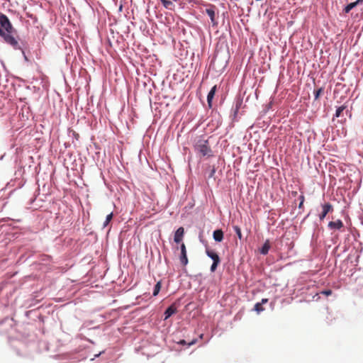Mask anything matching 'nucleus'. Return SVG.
<instances>
[{
    "label": "nucleus",
    "instance_id": "f257e3e1",
    "mask_svg": "<svg viewBox=\"0 0 363 363\" xmlns=\"http://www.w3.org/2000/svg\"><path fill=\"white\" fill-rule=\"evenodd\" d=\"M194 148L203 157H211L212 155V150L209 146L208 141L203 137H200L196 140Z\"/></svg>",
    "mask_w": 363,
    "mask_h": 363
},
{
    "label": "nucleus",
    "instance_id": "f03ea898",
    "mask_svg": "<svg viewBox=\"0 0 363 363\" xmlns=\"http://www.w3.org/2000/svg\"><path fill=\"white\" fill-rule=\"evenodd\" d=\"M206 253L207 256L209 257L210 258H211L213 261V262L211 267V271L212 272H213L216 271L218 265L220 262V257L216 252H214L210 249H208V248L206 250Z\"/></svg>",
    "mask_w": 363,
    "mask_h": 363
},
{
    "label": "nucleus",
    "instance_id": "7ed1b4c3",
    "mask_svg": "<svg viewBox=\"0 0 363 363\" xmlns=\"http://www.w3.org/2000/svg\"><path fill=\"white\" fill-rule=\"evenodd\" d=\"M0 36L3 37L4 41L12 45L14 48L18 47V43L15 38L11 35V33L5 32L0 28Z\"/></svg>",
    "mask_w": 363,
    "mask_h": 363
},
{
    "label": "nucleus",
    "instance_id": "20e7f679",
    "mask_svg": "<svg viewBox=\"0 0 363 363\" xmlns=\"http://www.w3.org/2000/svg\"><path fill=\"white\" fill-rule=\"evenodd\" d=\"M0 26L4 29L5 32L12 33L13 31V26L10 21L8 17L3 13H0Z\"/></svg>",
    "mask_w": 363,
    "mask_h": 363
},
{
    "label": "nucleus",
    "instance_id": "39448f33",
    "mask_svg": "<svg viewBox=\"0 0 363 363\" xmlns=\"http://www.w3.org/2000/svg\"><path fill=\"white\" fill-rule=\"evenodd\" d=\"M216 8L213 5H209L206 9V13L210 17L213 26L218 25V22L216 20Z\"/></svg>",
    "mask_w": 363,
    "mask_h": 363
},
{
    "label": "nucleus",
    "instance_id": "423d86ee",
    "mask_svg": "<svg viewBox=\"0 0 363 363\" xmlns=\"http://www.w3.org/2000/svg\"><path fill=\"white\" fill-rule=\"evenodd\" d=\"M322 208H323V211L322 213L319 215V219L320 220H323L325 217L326 216V215L329 213V212H331L333 211V206L329 203H325L324 205L322 206Z\"/></svg>",
    "mask_w": 363,
    "mask_h": 363
},
{
    "label": "nucleus",
    "instance_id": "0eeeda50",
    "mask_svg": "<svg viewBox=\"0 0 363 363\" xmlns=\"http://www.w3.org/2000/svg\"><path fill=\"white\" fill-rule=\"evenodd\" d=\"M181 255H180V262L184 265L186 266L188 264V258L186 255V249L184 243H182L181 246Z\"/></svg>",
    "mask_w": 363,
    "mask_h": 363
},
{
    "label": "nucleus",
    "instance_id": "6e6552de",
    "mask_svg": "<svg viewBox=\"0 0 363 363\" xmlns=\"http://www.w3.org/2000/svg\"><path fill=\"white\" fill-rule=\"evenodd\" d=\"M184 234V228L183 227L179 228L174 234V242L177 243H179L183 239Z\"/></svg>",
    "mask_w": 363,
    "mask_h": 363
},
{
    "label": "nucleus",
    "instance_id": "1a4fd4ad",
    "mask_svg": "<svg viewBox=\"0 0 363 363\" xmlns=\"http://www.w3.org/2000/svg\"><path fill=\"white\" fill-rule=\"evenodd\" d=\"M344 226L342 221L340 219L335 221H330L328 223V228L331 230H340Z\"/></svg>",
    "mask_w": 363,
    "mask_h": 363
},
{
    "label": "nucleus",
    "instance_id": "9d476101",
    "mask_svg": "<svg viewBox=\"0 0 363 363\" xmlns=\"http://www.w3.org/2000/svg\"><path fill=\"white\" fill-rule=\"evenodd\" d=\"M216 90H217V86L215 85L213 86L211 91L208 92V96H207V102H208V105L210 108L212 107V101H213V99L215 96V94L216 92Z\"/></svg>",
    "mask_w": 363,
    "mask_h": 363
},
{
    "label": "nucleus",
    "instance_id": "9b49d317",
    "mask_svg": "<svg viewBox=\"0 0 363 363\" xmlns=\"http://www.w3.org/2000/svg\"><path fill=\"white\" fill-rule=\"evenodd\" d=\"M213 237L215 241L221 242L223 240V232L221 229L213 231Z\"/></svg>",
    "mask_w": 363,
    "mask_h": 363
},
{
    "label": "nucleus",
    "instance_id": "f8f14e48",
    "mask_svg": "<svg viewBox=\"0 0 363 363\" xmlns=\"http://www.w3.org/2000/svg\"><path fill=\"white\" fill-rule=\"evenodd\" d=\"M177 313V308L174 306V305H171L169 307H168L165 312H164V319L167 320L169 318L171 315Z\"/></svg>",
    "mask_w": 363,
    "mask_h": 363
},
{
    "label": "nucleus",
    "instance_id": "ddd939ff",
    "mask_svg": "<svg viewBox=\"0 0 363 363\" xmlns=\"http://www.w3.org/2000/svg\"><path fill=\"white\" fill-rule=\"evenodd\" d=\"M164 8L169 10H174V5L172 1L169 0H160Z\"/></svg>",
    "mask_w": 363,
    "mask_h": 363
},
{
    "label": "nucleus",
    "instance_id": "4468645a",
    "mask_svg": "<svg viewBox=\"0 0 363 363\" xmlns=\"http://www.w3.org/2000/svg\"><path fill=\"white\" fill-rule=\"evenodd\" d=\"M270 245L269 240H267L260 250V253L262 255H267L269 250Z\"/></svg>",
    "mask_w": 363,
    "mask_h": 363
},
{
    "label": "nucleus",
    "instance_id": "2eb2a0df",
    "mask_svg": "<svg viewBox=\"0 0 363 363\" xmlns=\"http://www.w3.org/2000/svg\"><path fill=\"white\" fill-rule=\"evenodd\" d=\"M347 108V105H346L345 104H343L342 106L338 107L336 109L335 116L336 118L340 117L342 116V113L343 111H345Z\"/></svg>",
    "mask_w": 363,
    "mask_h": 363
},
{
    "label": "nucleus",
    "instance_id": "dca6fc26",
    "mask_svg": "<svg viewBox=\"0 0 363 363\" xmlns=\"http://www.w3.org/2000/svg\"><path fill=\"white\" fill-rule=\"evenodd\" d=\"M358 5V2L354 1L349 4L344 9L345 13H349L353 8Z\"/></svg>",
    "mask_w": 363,
    "mask_h": 363
},
{
    "label": "nucleus",
    "instance_id": "f3484780",
    "mask_svg": "<svg viewBox=\"0 0 363 363\" xmlns=\"http://www.w3.org/2000/svg\"><path fill=\"white\" fill-rule=\"evenodd\" d=\"M254 310L257 313H259L264 311V308L262 306V304L259 303H257L254 306Z\"/></svg>",
    "mask_w": 363,
    "mask_h": 363
},
{
    "label": "nucleus",
    "instance_id": "a211bd4d",
    "mask_svg": "<svg viewBox=\"0 0 363 363\" xmlns=\"http://www.w3.org/2000/svg\"><path fill=\"white\" fill-rule=\"evenodd\" d=\"M113 215L112 212H111L108 215H107L106 220L104 221V223L103 224V228H106L108 225V223L111 222V220L113 218Z\"/></svg>",
    "mask_w": 363,
    "mask_h": 363
},
{
    "label": "nucleus",
    "instance_id": "6ab92c4d",
    "mask_svg": "<svg viewBox=\"0 0 363 363\" xmlns=\"http://www.w3.org/2000/svg\"><path fill=\"white\" fill-rule=\"evenodd\" d=\"M323 90H324L323 88L320 87L314 91L313 94H314V97H315V100L318 99L320 96L323 94Z\"/></svg>",
    "mask_w": 363,
    "mask_h": 363
},
{
    "label": "nucleus",
    "instance_id": "aec40b11",
    "mask_svg": "<svg viewBox=\"0 0 363 363\" xmlns=\"http://www.w3.org/2000/svg\"><path fill=\"white\" fill-rule=\"evenodd\" d=\"M160 289H161V283L159 281L155 286L154 291H153L154 296H157L159 294Z\"/></svg>",
    "mask_w": 363,
    "mask_h": 363
},
{
    "label": "nucleus",
    "instance_id": "412c9836",
    "mask_svg": "<svg viewBox=\"0 0 363 363\" xmlns=\"http://www.w3.org/2000/svg\"><path fill=\"white\" fill-rule=\"evenodd\" d=\"M233 229H234L235 233L237 234L238 238L240 240H241L242 238V235L240 228L238 227V225H235V226H233Z\"/></svg>",
    "mask_w": 363,
    "mask_h": 363
},
{
    "label": "nucleus",
    "instance_id": "4be33fe9",
    "mask_svg": "<svg viewBox=\"0 0 363 363\" xmlns=\"http://www.w3.org/2000/svg\"><path fill=\"white\" fill-rule=\"evenodd\" d=\"M322 294H325L326 296H329V295L332 294V291L331 290H325V291H322Z\"/></svg>",
    "mask_w": 363,
    "mask_h": 363
},
{
    "label": "nucleus",
    "instance_id": "5701e85b",
    "mask_svg": "<svg viewBox=\"0 0 363 363\" xmlns=\"http://www.w3.org/2000/svg\"><path fill=\"white\" fill-rule=\"evenodd\" d=\"M267 302H268V298H262L261 302H259V303L263 305V304L267 303Z\"/></svg>",
    "mask_w": 363,
    "mask_h": 363
},
{
    "label": "nucleus",
    "instance_id": "b1692460",
    "mask_svg": "<svg viewBox=\"0 0 363 363\" xmlns=\"http://www.w3.org/2000/svg\"><path fill=\"white\" fill-rule=\"evenodd\" d=\"M215 172H216L215 169L212 168V170L211 172L209 177H213L214 175Z\"/></svg>",
    "mask_w": 363,
    "mask_h": 363
},
{
    "label": "nucleus",
    "instance_id": "393cba45",
    "mask_svg": "<svg viewBox=\"0 0 363 363\" xmlns=\"http://www.w3.org/2000/svg\"><path fill=\"white\" fill-rule=\"evenodd\" d=\"M299 199H300L301 202H304V196L303 195H301L300 197H299Z\"/></svg>",
    "mask_w": 363,
    "mask_h": 363
},
{
    "label": "nucleus",
    "instance_id": "a878e982",
    "mask_svg": "<svg viewBox=\"0 0 363 363\" xmlns=\"http://www.w3.org/2000/svg\"><path fill=\"white\" fill-rule=\"evenodd\" d=\"M179 343L182 344V345H184V344H186V341L183 340H181L179 342Z\"/></svg>",
    "mask_w": 363,
    "mask_h": 363
},
{
    "label": "nucleus",
    "instance_id": "bb28decb",
    "mask_svg": "<svg viewBox=\"0 0 363 363\" xmlns=\"http://www.w3.org/2000/svg\"><path fill=\"white\" fill-rule=\"evenodd\" d=\"M303 202H301L300 201V203L298 205V207L301 208L302 206H303Z\"/></svg>",
    "mask_w": 363,
    "mask_h": 363
},
{
    "label": "nucleus",
    "instance_id": "cd10ccee",
    "mask_svg": "<svg viewBox=\"0 0 363 363\" xmlns=\"http://www.w3.org/2000/svg\"><path fill=\"white\" fill-rule=\"evenodd\" d=\"M196 342V340H193L189 344V345H194Z\"/></svg>",
    "mask_w": 363,
    "mask_h": 363
},
{
    "label": "nucleus",
    "instance_id": "c85d7f7f",
    "mask_svg": "<svg viewBox=\"0 0 363 363\" xmlns=\"http://www.w3.org/2000/svg\"><path fill=\"white\" fill-rule=\"evenodd\" d=\"M356 1L358 2V4H359V3L362 2L363 0H357Z\"/></svg>",
    "mask_w": 363,
    "mask_h": 363
}]
</instances>
